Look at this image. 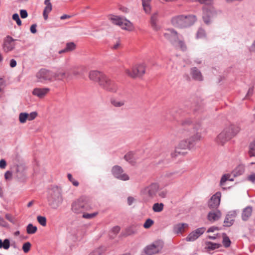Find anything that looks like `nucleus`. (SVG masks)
Listing matches in <instances>:
<instances>
[{
	"label": "nucleus",
	"instance_id": "f257e3e1",
	"mask_svg": "<svg viewBox=\"0 0 255 255\" xmlns=\"http://www.w3.org/2000/svg\"><path fill=\"white\" fill-rule=\"evenodd\" d=\"M181 124L183 127H191L193 130V134L191 135L189 139L181 140L176 147L174 152L171 154L172 157H176L178 155L184 154V152H181L180 149H194L197 143L201 140V135L200 132H197L194 133L196 131L199 129L200 125L198 124L194 125L193 122L189 118L185 119V120H181Z\"/></svg>",
	"mask_w": 255,
	"mask_h": 255
},
{
	"label": "nucleus",
	"instance_id": "f03ea898",
	"mask_svg": "<svg viewBox=\"0 0 255 255\" xmlns=\"http://www.w3.org/2000/svg\"><path fill=\"white\" fill-rule=\"evenodd\" d=\"M196 20L197 17L195 15L182 14L172 17L171 19V23L175 27L184 28L192 26Z\"/></svg>",
	"mask_w": 255,
	"mask_h": 255
},
{
	"label": "nucleus",
	"instance_id": "7ed1b4c3",
	"mask_svg": "<svg viewBox=\"0 0 255 255\" xmlns=\"http://www.w3.org/2000/svg\"><path fill=\"white\" fill-rule=\"evenodd\" d=\"M240 128L237 125H231L225 128L224 130L218 135L217 142L221 145H224L227 141L231 139L237 134Z\"/></svg>",
	"mask_w": 255,
	"mask_h": 255
},
{
	"label": "nucleus",
	"instance_id": "20e7f679",
	"mask_svg": "<svg viewBox=\"0 0 255 255\" xmlns=\"http://www.w3.org/2000/svg\"><path fill=\"white\" fill-rule=\"evenodd\" d=\"M47 198L49 205L53 209L57 208L62 202V197L57 186L52 187Z\"/></svg>",
	"mask_w": 255,
	"mask_h": 255
},
{
	"label": "nucleus",
	"instance_id": "39448f33",
	"mask_svg": "<svg viewBox=\"0 0 255 255\" xmlns=\"http://www.w3.org/2000/svg\"><path fill=\"white\" fill-rule=\"evenodd\" d=\"M202 9V18L207 25L210 24L212 22V19L216 17L219 13H221V11L216 10L213 5L204 6Z\"/></svg>",
	"mask_w": 255,
	"mask_h": 255
},
{
	"label": "nucleus",
	"instance_id": "423d86ee",
	"mask_svg": "<svg viewBox=\"0 0 255 255\" xmlns=\"http://www.w3.org/2000/svg\"><path fill=\"white\" fill-rule=\"evenodd\" d=\"M159 189V185L158 183H152L143 188L140 192L142 195L146 197L148 199H153L157 197Z\"/></svg>",
	"mask_w": 255,
	"mask_h": 255
},
{
	"label": "nucleus",
	"instance_id": "0eeeda50",
	"mask_svg": "<svg viewBox=\"0 0 255 255\" xmlns=\"http://www.w3.org/2000/svg\"><path fill=\"white\" fill-rule=\"evenodd\" d=\"M88 208L87 198L84 196L79 198L72 205V210L76 214L82 213L87 210Z\"/></svg>",
	"mask_w": 255,
	"mask_h": 255
},
{
	"label": "nucleus",
	"instance_id": "6e6552de",
	"mask_svg": "<svg viewBox=\"0 0 255 255\" xmlns=\"http://www.w3.org/2000/svg\"><path fill=\"white\" fill-rule=\"evenodd\" d=\"M99 85L104 90L111 92H116L118 86L115 81L109 79L105 75L100 80Z\"/></svg>",
	"mask_w": 255,
	"mask_h": 255
},
{
	"label": "nucleus",
	"instance_id": "1a4fd4ad",
	"mask_svg": "<svg viewBox=\"0 0 255 255\" xmlns=\"http://www.w3.org/2000/svg\"><path fill=\"white\" fill-rule=\"evenodd\" d=\"M109 19L113 24L119 25L123 29L130 30L132 28V23L129 20L123 17L113 15Z\"/></svg>",
	"mask_w": 255,
	"mask_h": 255
},
{
	"label": "nucleus",
	"instance_id": "9d476101",
	"mask_svg": "<svg viewBox=\"0 0 255 255\" xmlns=\"http://www.w3.org/2000/svg\"><path fill=\"white\" fill-rule=\"evenodd\" d=\"M36 81L44 83L51 81L53 78V72L45 68H41L36 74Z\"/></svg>",
	"mask_w": 255,
	"mask_h": 255
},
{
	"label": "nucleus",
	"instance_id": "9b49d317",
	"mask_svg": "<svg viewBox=\"0 0 255 255\" xmlns=\"http://www.w3.org/2000/svg\"><path fill=\"white\" fill-rule=\"evenodd\" d=\"M145 65L143 63L135 65L132 68L131 71L129 69H126V72L127 75L132 78L141 77L145 73Z\"/></svg>",
	"mask_w": 255,
	"mask_h": 255
},
{
	"label": "nucleus",
	"instance_id": "f8f14e48",
	"mask_svg": "<svg viewBox=\"0 0 255 255\" xmlns=\"http://www.w3.org/2000/svg\"><path fill=\"white\" fill-rule=\"evenodd\" d=\"M111 171L113 176L118 179L122 181H127L129 179L128 175L124 172L123 169L120 166H114Z\"/></svg>",
	"mask_w": 255,
	"mask_h": 255
},
{
	"label": "nucleus",
	"instance_id": "ddd939ff",
	"mask_svg": "<svg viewBox=\"0 0 255 255\" xmlns=\"http://www.w3.org/2000/svg\"><path fill=\"white\" fill-rule=\"evenodd\" d=\"M166 39L169 40L173 45H176L178 40V34L177 32L173 28L167 29L163 34Z\"/></svg>",
	"mask_w": 255,
	"mask_h": 255
},
{
	"label": "nucleus",
	"instance_id": "4468645a",
	"mask_svg": "<svg viewBox=\"0 0 255 255\" xmlns=\"http://www.w3.org/2000/svg\"><path fill=\"white\" fill-rule=\"evenodd\" d=\"M221 193L220 192H216L213 195L208 201V207L211 209H216L220 205L221 201Z\"/></svg>",
	"mask_w": 255,
	"mask_h": 255
},
{
	"label": "nucleus",
	"instance_id": "2eb2a0df",
	"mask_svg": "<svg viewBox=\"0 0 255 255\" xmlns=\"http://www.w3.org/2000/svg\"><path fill=\"white\" fill-rule=\"evenodd\" d=\"M205 230L206 228L204 227H201L196 229L189 234L186 238V241L189 242L195 241L205 232Z\"/></svg>",
	"mask_w": 255,
	"mask_h": 255
},
{
	"label": "nucleus",
	"instance_id": "dca6fc26",
	"mask_svg": "<svg viewBox=\"0 0 255 255\" xmlns=\"http://www.w3.org/2000/svg\"><path fill=\"white\" fill-rule=\"evenodd\" d=\"M10 36H7L4 39L3 47L6 52H9L12 50L14 48V45L12 44V42L15 41Z\"/></svg>",
	"mask_w": 255,
	"mask_h": 255
},
{
	"label": "nucleus",
	"instance_id": "f3484780",
	"mask_svg": "<svg viewBox=\"0 0 255 255\" xmlns=\"http://www.w3.org/2000/svg\"><path fill=\"white\" fill-rule=\"evenodd\" d=\"M124 159L131 165H134L138 159V156L135 152L129 151L125 154Z\"/></svg>",
	"mask_w": 255,
	"mask_h": 255
},
{
	"label": "nucleus",
	"instance_id": "a211bd4d",
	"mask_svg": "<svg viewBox=\"0 0 255 255\" xmlns=\"http://www.w3.org/2000/svg\"><path fill=\"white\" fill-rule=\"evenodd\" d=\"M50 89L48 88H35L32 91V94L39 98H42L48 93Z\"/></svg>",
	"mask_w": 255,
	"mask_h": 255
},
{
	"label": "nucleus",
	"instance_id": "6ab92c4d",
	"mask_svg": "<svg viewBox=\"0 0 255 255\" xmlns=\"http://www.w3.org/2000/svg\"><path fill=\"white\" fill-rule=\"evenodd\" d=\"M104 74L98 71H92L89 73V78L91 80L98 82L100 83V80L104 76Z\"/></svg>",
	"mask_w": 255,
	"mask_h": 255
},
{
	"label": "nucleus",
	"instance_id": "aec40b11",
	"mask_svg": "<svg viewBox=\"0 0 255 255\" xmlns=\"http://www.w3.org/2000/svg\"><path fill=\"white\" fill-rule=\"evenodd\" d=\"M253 212V208L248 206L244 209L242 213V219L244 221H247L251 217Z\"/></svg>",
	"mask_w": 255,
	"mask_h": 255
},
{
	"label": "nucleus",
	"instance_id": "412c9836",
	"mask_svg": "<svg viewBox=\"0 0 255 255\" xmlns=\"http://www.w3.org/2000/svg\"><path fill=\"white\" fill-rule=\"evenodd\" d=\"M158 20V13L155 12L153 13L151 16L150 24L152 29L155 31H158L160 29V26L157 24Z\"/></svg>",
	"mask_w": 255,
	"mask_h": 255
},
{
	"label": "nucleus",
	"instance_id": "4be33fe9",
	"mask_svg": "<svg viewBox=\"0 0 255 255\" xmlns=\"http://www.w3.org/2000/svg\"><path fill=\"white\" fill-rule=\"evenodd\" d=\"M191 74L193 79L195 80L199 81L203 80L201 71L196 67H193L191 69Z\"/></svg>",
	"mask_w": 255,
	"mask_h": 255
},
{
	"label": "nucleus",
	"instance_id": "5701e85b",
	"mask_svg": "<svg viewBox=\"0 0 255 255\" xmlns=\"http://www.w3.org/2000/svg\"><path fill=\"white\" fill-rule=\"evenodd\" d=\"M139 227L137 226H130L127 228L123 233V236L127 237L134 235L137 233L138 231Z\"/></svg>",
	"mask_w": 255,
	"mask_h": 255
},
{
	"label": "nucleus",
	"instance_id": "b1692460",
	"mask_svg": "<svg viewBox=\"0 0 255 255\" xmlns=\"http://www.w3.org/2000/svg\"><path fill=\"white\" fill-rule=\"evenodd\" d=\"M222 214L219 210L216 212H210L208 214V220L212 222L218 220L221 217Z\"/></svg>",
	"mask_w": 255,
	"mask_h": 255
},
{
	"label": "nucleus",
	"instance_id": "393cba45",
	"mask_svg": "<svg viewBox=\"0 0 255 255\" xmlns=\"http://www.w3.org/2000/svg\"><path fill=\"white\" fill-rule=\"evenodd\" d=\"M44 3L46 5L43 11V16L45 20L47 19L48 13L52 10V5L50 0H45Z\"/></svg>",
	"mask_w": 255,
	"mask_h": 255
},
{
	"label": "nucleus",
	"instance_id": "a878e982",
	"mask_svg": "<svg viewBox=\"0 0 255 255\" xmlns=\"http://www.w3.org/2000/svg\"><path fill=\"white\" fill-rule=\"evenodd\" d=\"M172 115L174 117V118L178 120V116H184L186 114H189L190 112L187 110H183L181 109L174 108L172 110Z\"/></svg>",
	"mask_w": 255,
	"mask_h": 255
},
{
	"label": "nucleus",
	"instance_id": "bb28decb",
	"mask_svg": "<svg viewBox=\"0 0 255 255\" xmlns=\"http://www.w3.org/2000/svg\"><path fill=\"white\" fill-rule=\"evenodd\" d=\"M15 177L19 182H23L26 180V175L23 170H19L17 167L16 169V172L15 173Z\"/></svg>",
	"mask_w": 255,
	"mask_h": 255
},
{
	"label": "nucleus",
	"instance_id": "cd10ccee",
	"mask_svg": "<svg viewBox=\"0 0 255 255\" xmlns=\"http://www.w3.org/2000/svg\"><path fill=\"white\" fill-rule=\"evenodd\" d=\"M245 171L244 167L243 165H240L238 166L232 172L234 177L240 176L244 173Z\"/></svg>",
	"mask_w": 255,
	"mask_h": 255
},
{
	"label": "nucleus",
	"instance_id": "c85d7f7f",
	"mask_svg": "<svg viewBox=\"0 0 255 255\" xmlns=\"http://www.w3.org/2000/svg\"><path fill=\"white\" fill-rule=\"evenodd\" d=\"M144 251V253L148 255H152L157 253V250H156L155 248L153 247L152 244L146 246Z\"/></svg>",
	"mask_w": 255,
	"mask_h": 255
},
{
	"label": "nucleus",
	"instance_id": "c756f323",
	"mask_svg": "<svg viewBox=\"0 0 255 255\" xmlns=\"http://www.w3.org/2000/svg\"><path fill=\"white\" fill-rule=\"evenodd\" d=\"M206 244L207 246V249L210 251L215 250L221 247V245L220 244L215 243L212 242H207Z\"/></svg>",
	"mask_w": 255,
	"mask_h": 255
},
{
	"label": "nucleus",
	"instance_id": "7c9ffc66",
	"mask_svg": "<svg viewBox=\"0 0 255 255\" xmlns=\"http://www.w3.org/2000/svg\"><path fill=\"white\" fill-rule=\"evenodd\" d=\"M111 103L114 107L119 108L125 105V101L124 100H120L117 99H112Z\"/></svg>",
	"mask_w": 255,
	"mask_h": 255
},
{
	"label": "nucleus",
	"instance_id": "2f4dec72",
	"mask_svg": "<svg viewBox=\"0 0 255 255\" xmlns=\"http://www.w3.org/2000/svg\"><path fill=\"white\" fill-rule=\"evenodd\" d=\"M142 0V4L143 8L144 10L147 13H148L150 12L151 10V6H150V0Z\"/></svg>",
	"mask_w": 255,
	"mask_h": 255
},
{
	"label": "nucleus",
	"instance_id": "473e14b6",
	"mask_svg": "<svg viewBox=\"0 0 255 255\" xmlns=\"http://www.w3.org/2000/svg\"><path fill=\"white\" fill-rule=\"evenodd\" d=\"M153 247L155 248L156 250H157L158 253L163 248L164 246V243L161 240H157L152 244Z\"/></svg>",
	"mask_w": 255,
	"mask_h": 255
},
{
	"label": "nucleus",
	"instance_id": "72a5a7b5",
	"mask_svg": "<svg viewBox=\"0 0 255 255\" xmlns=\"http://www.w3.org/2000/svg\"><path fill=\"white\" fill-rule=\"evenodd\" d=\"M188 225L185 223H180L175 225L173 227V231L176 234L181 233L182 230L185 226H187Z\"/></svg>",
	"mask_w": 255,
	"mask_h": 255
},
{
	"label": "nucleus",
	"instance_id": "f704fd0d",
	"mask_svg": "<svg viewBox=\"0 0 255 255\" xmlns=\"http://www.w3.org/2000/svg\"><path fill=\"white\" fill-rule=\"evenodd\" d=\"M223 241L222 243L225 248H228L231 246V242L228 236L226 233H224L222 234Z\"/></svg>",
	"mask_w": 255,
	"mask_h": 255
},
{
	"label": "nucleus",
	"instance_id": "c9c22d12",
	"mask_svg": "<svg viewBox=\"0 0 255 255\" xmlns=\"http://www.w3.org/2000/svg\"><path fill=\"white\" fill-rule=\"evenodd\" d=\"M164 204L162 203H156L152 206V210L154 212H160L163 210Z\"/></svg>",
	"mask_w": 255,
	"mask_h": 255
},
{
	"label": "nucleus",
	"instance_id": "e433bc0d",
	"mask_svg": "<svg viewBox=\"0 0 255 255\" xmlns=\"http://www.w3.org/2000/svg\"><path fill=\"white\" fill-rule=\"evenodd\" d=\"M37 230V228L32 224H29L26 227V232L28 234H33Z\"/></svg>",
	"mask_w": 255,
	"mask_h": 255
},
{
	"label": "nucleus",
	"instance_id": "4c0bfd02",
	"mask_svg": "<svg viewBox=\"0 0 255 255\" xmlns=\"http://www.w3.org/2000/svg\"><path fill=\"white\" fill-rule=\"evenodd\" d=\"M234 181V179L233 178H231V174H226L222 176L221 180H220V184L221 185H224V183L227 181Z\"/></svg>",
	"mask_w": 255,
	"mask_h": 255
},
{
	"label": "nucleus",
	"instance_id": "58836bf2",
	"mask_svg": "<svg viewBox=\"0 0 255 255\" xmlns=\"http://www.w3.org/2000/svg\"><path fill=\"white\" fill-rule=\"evenodd\" d=\"M28 118V114L27 113H21L19 115V120L20 123H25Z\"/></svg>",
	"mask_w": 255,
	"mask_h": 255
},
{
	"label": "nucleus",
	"instance_id": "ea45409f",
	"mask_svg": "<svg viewBox=\"0 0 255 255\" xmlns=\"http://www.w3.org/2000/svg\"><path fill=\"white\" fill-rule=\"evenodd\" d=\"M66 77V73L64 72H60L58 71L56 73L53 72V78L59 79L62 80Z\"/></svg>",
	"mask_w": 255,
	"mask_h": 255
},
{
	"label": "nucleus",
	"instance_id": "a19ab883",
	"mask_svg": "<svg viewBox=\"0 0 255 255\" xmlns=\"http://www.w3.org/2000/svg\"><path fill=\"white\" fill-rule=\"evenodd\" d=\"M234 221L235 220L230 219V217H228V216L226 215L224 221V223L225 224L224 226L227 227H231L232 225H233Z\"/></svg>",
	"mask_w": 255,
	"mask_h": 255
},
{
	"label": "nucleus",
	"instance_id": "79ce46f5",
	"mask_svg": "<svg viewBox=\"0 0 255 255\" xmlns=\"http://www.w3.org/2000/svg\"><path fill=\"white\" fill-rule=\"evenodd\" d=\"M195 1L199 2L201 4H204V6H207L213 5L214 3L213 0H195Z\"/></svg>",
	"mask_w": 255,
	"mask_h": 255
},
{
	"label": "nucleus",
	"instance_id": "37998d69",
	"mask_svg": "<svg viewBox=\"0 0 255 255\" xmlns=\"http://www.w3.org/2000/svg\"><path fill=\"white\" fill-rule=\"evenodd\" d=\"M65 48L67 52L72 51L76 48V44L73 42H68L66 43Z\"/></svg>",
	"mask_w": 255,
	"mask_h": 255
},
{
	"label": "nucleus",
	"instance_id": "c03bdc74",
	"mask_svg": "<svg viewBox=\"0 0 255 255\" xmlns=\"http://www.w3.org/2000/svg\"><path fill=\"white\" fill-rule=\"evenodd\" d=\"M206 36V32L204 29L202 28H200L196 34V37L197 38H202Z\"/></svg>",
	"mask_w": 255,
	"mask_h": 255
},
{
	"label": "nucleus",
	"instance_id": "a18cd8bd",
	"mask_svg": "<svg viewBox=\"0 0 255 255\" xmlns=\"http://www.w3.org/2000/svg\"><path fill=\"white\" fill-rule=\"evenodd\" d=\"M37 220L38 223L42 226L46 225V218L44 216H38L37 217Z\"/></svg>",
	"mask_w": 255,
	"mask_h": 255
},
{
	"label": "nucleus",
	"instance_id": "49530a36",
	"mask_svg": "<svg viewBox=\"0 0 255 255\" xmlns=\"http://www.w3.org/2000/svg\"><path fill=\"white\" fill-rule=\"evenodd\" d=\"M249 154L251 156H255V141L250 145Z\"/></svg>",
	"mask_w": 255,
	"mask_h": 255
},
{
	"label": "nucleus",
	"instance_id": "de8ad7c7",
	"mask_svg": "<svg viewBox=\"0 0 255 255\" xmlns=\"http://www.w3.org/2000/svg\"><path fill=\"white\" fill-rule=\"evenodd\" d=\"M31 246V244L29 242L24 243L22 246V250H23L24 253H28L30 249Z\"/></svg>",
	"mask_w": 255,
	"mask_h": 255
},
{
	"label": "nucleus",
	"instance_id": "09e8293b",
	"mask_svg": "<svg viewBox=\"0 0 255 255\" xmlns=\"http://www.w3.org/2000/svg\"><path fill=\"white\" fill-rule=\"evenodd\" d=\"M154 224V221L152 219H147L143 224V227L145 229L149 228Z\"/></svg>",
	"mask_w": 255,
	"mask_h": 255
},
{
	"label": "nucleus",
	"instance_id": "8fccbe9b",
	"mask_svg": "<svg viewBox=\"0 0 255 255\" xmlns=\"http://www.w3.org/2000/svg\"><path fill=\"white\" fill-rule=\"evenodd\" d=\"M12 18L13 20H14L16 21L17 24L18 26H20L21 25V24H22L21 20H20V19L19 18V16L17 13H14L12 16Z\"/></svg>",
	"mask_w": 255,
	"mask_h": 255
},
{
	"label": "nucleus",
	"instance_id": "3c124183",
	"mask_svg": "<svg viewBox=\"0 0 255 255\" xmlns=\"http://www.w3.org/2000/svg\"><path fill=\"white\" fill-rule=\"evenodd\" d=\"M68 180L73 184L75 186H78L79 185V182L75 180L72 175L70 173H68L67 175Z\"/></svg>",
	"mask_w": 255,
	"mask_h": 255
},
{
	"label": "nucleus",
	"instance_id": "603ef678",
	"mask_svg": "<svg viewBox=\"0 0 255 255\" xmlns=\"http://www.w3.org/2000/svg\"><path fill=\"white\" fill-rule=\"evenodd\" d=\"M177 43H178V45H179V47L182 51L186 50L187 47H186V46L183 41H182L181 40H179L178 39Z\"/></svg>",
	"mask_w": 255,
	"mask_h": 255
},
{
	"label": "nucleus",
	"instance_id": "864d4df0",
	"mask_svg": "<svg viewBox=\"0 0 255 255\" xmlns=\"http://www.w3.org/2000/svg\"><path fill=\"white\" fill-rule=\"evenodd\" d=\"M3 247L2 248L5 250H7L9 249L10 247V242L9 240L7 239H5L3 241Z\"/></svg>",
	"mask_w": 255,
	"mask_h": 255
},
{
	"label": "nucleus",
	"instance_id": "5fc2aeb1",
	"mask_svg": "<svg viewBox=\"0 0 255 255\" xmlns=\"http://www.w3.org/2000/svg\"><path fill=\"white\" fill-rule=\"evenodd\" d=\"M158 196L162 198H165L167 195V192L166 190H159L158 191Z\"/></svg>",
	"mask_w": 255,
	"mask_h": 255
},
{
	"label": "nucleus",
	"instance_id": "6e6d98bb",
	"mask_svg": "<svg viewBox=\"0 0 255 255\" xmlns=\"http://www.w3.org/2000/svg\"><path fill=\"white\" fill-rule=\"evenodd\" d=\"M37 114L36 112H32L28 114V121H32L34 120L37 116Z\"/></svg>",
	"mask_w": 255,
	"mask_h": 255
},
{
	"label": "nucleus",
	"instance_id": "4d7b16f0",
	"mask_svg": "<svg viewBox=\"0 0 255 255\" xmlns=\"http://www.w3.org/2000/svg\"><path fill=\"white\" fill-rule=\"evenodd\" d=\"M97 214V213H94L92 214H83V217L85 219H91L95 217Z\"/></svg>",
	"mask_w": 255,
	"mask_h": 255
},
{
	"label": "nucleus",
	"instance_id": "13d9d810",
	"mask_svg": "<svg viewBox=\"0 0 255 255\" xmlns=\"http://www.w3.org/2000/svg\"><path fill=\"white\" fill-rule=\"evenodd\" d=\"M20 15L22 18H25L28 16V13L25 9H21L20 10Z\"/></svg>",
	"mask_w": 255,
	"mask_h": 255
},
{
	"label": "nucleus",
	"instance_id": "bf43d9fd",
	"mask_svg": "<svg viewBox=\"0 0 255 255\" xmlns=\"http://www.w3.org/2000/svg\"><path fill=\"white\" fill-rule=\"evenodd\" d=\"M228 217H230V219H232L233 220H235V217L237 216V213L235 211H232L231 212H229L228 214H227Z\"/></svg>",
	"mask_w": 255,
	"mask_h": 255
},
{
	"label": "nucleus",
	"instance_id": "052dcab7",
	"mask_svg": "<svg viewBox=\"0 0 255 255\" xmlns=\"http://www.w3.org/2000/svg\"><path fill=\"white\" fill-rule=\"evenodd\" d=\"M5 217L10 222H11L13 224L14 223V222H15L14 219L13 217L12 216V215H11L10 214H5Z\"/></svg>",
	"mask_w": 255,
	"mask_h": 255
},
{
	"label": "nucleus",
	"instance_id": "680f3d73",
	"mask_svg": "<svg viewBox=\"0 0 255 255\" xmlns=\"http://www.w3.org/2000/svg\"><path fill=\"white\" fill-rule=\"evenodd\" d=\"M12 177V172L10 171H7L4 174V178L6 180L11 179Z\"/></svg>",
	"mask_w": 255,
	"mask_h": 255
},
{
	"label": "nucleus",
	"instance_id": "e2e57ef3",
	"mask_svg": "<svg viewBox=\"0 0 255 255\" xmlns=\"http://www.w3.org/2000/svg\"><path fill=\"white\" fill-rule=\"evenodd\" d=\"M36 26H37L36 24H33L31 25L30 28V30L32 33L34 34L36 32V31H37Z\"/></svg>",
	"mask_w": 255,
	"mask_h": 255
},
{
	"label": "nucleus",
	"instance_id": "0e129e2a",
	"mask_svg": "<svg viewBox=\"0 0 255 255\" xmlns=\"http://www.w3.org/2000/svg\"><path fill=\"white\" fill-rule=\"evenodd\" d=\"M176 172H167L165 174V177L166 178H171V177H174L175 175L176 174Z\"/></svg>",
	"mask_w": 255,
	"mask_h": 255
},
{
	"label": "nucleus",
	"instance_id": "69168bd1",
	"mask_svg": "<svg viewBox=\"0 0 255 255\" xmlns=\"http://www.w3.org/2000/svg\"><path fill=\"white\" fill-rule=\"evenodd\" d=\"M6 165V161L4 159H1L0 160V168L1 169H4L5 168Z\"/></svg>",
	"mask_w": 255,
	"mask_h": 255
},
{
	"label": "nucleus",
	"instance_id": "338daca9",
	"mask_svg": "<svg viewBox=\"0 0 255 255\" xmlns=\"http://www.w3.org/2000/svg\"><path fill=\"white\" fill-rule=\"evenodd\" d=\"M248 180L254 183L255 182V174L253 173L249 176Z\"/></svg>",
	"mask_w": 255,
	"mask_h": 255
},
{
	"label": "nucleus",
	"instance_id": "774afa93",
	"mask_svg": "<svg viewBox=\"0 0 255 255\" xmlns=\"http://www.w3.org/2000/svg\"><path fill=\"white\" fill-rule=\"evenodd\" d=\"M249 50L250 52L255 53V40L254 41L253 43H252L251 46L250 47Z\"/></svg>",
	"mask_w": 255,
	"mask_h": 255
}]
</instances>
